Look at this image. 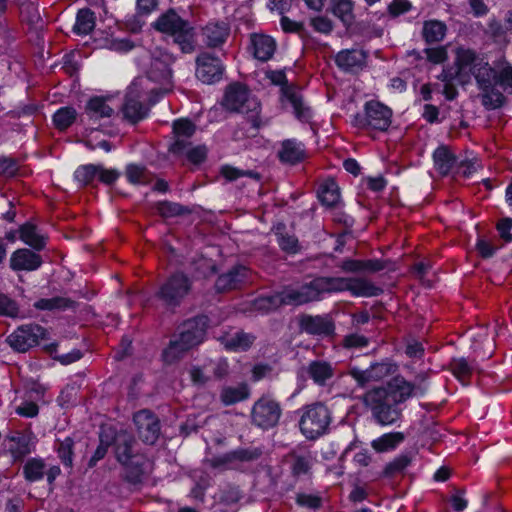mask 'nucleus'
<instances>
[{"label":"nucleus","instance_id":"obj_1","mask_svg":"<svg viewBox=\"0 0 512 512\" xmlns=\"http://www.w3.org/2000/svg\"><path fill=\"white\" fill-rule=\"evenodd\" d=\"M326 277H318L301 286H286L280 292L259 297L255 301L258 310L269 312L282 305L300 306L309 302L318 301L323 293H328Z\"/></svg>","mask_w":512,"mask_h":512},{"label":"nucleus","instance_id":"obj_2","mask_svg":"<svg viewBox=\"0 0 512 512\" xmlns=\"http://www.w3.org/2000/svg\"><path fill=\"white\" fill-rule=\"evenodd\" d=\"M153 27L173 38L182 52L191 53L195 49V32L188 21L182 19L173 9L162 14L153 23Z\"/></svg>","mask_w":512,"mask_h":512},{"label":"nucleus","instance_id":"obj_3","mask_svg":"<svg viewBox=\"0 0 512 512\" xmlns=\"http://www.w3.org/2000/svg\"><path fill=\"white\" fill-rule=\"evenodd\" d=\"M173 62L172 56L161 49L152 52L150 68L147 77L138 78L135 81H143V87L150 93L162 95L172 88V72L170 65Z\"/></svg>","mask_w":512,"mask_h":512},{"label":"nucleus","instance_id":"obj_4","mask_svg":"<svg viewBox=\"0 0 512 512\" xmlns=\"http://www.w3.org/2000/svg\"><path fill=\"white\" fill-rule=\"evenodd\" d=\"M134 445L133 437L126 432H121L115 437L116 459L124 466L127 479L136 483L144 473L147 460L143 454L135 450Z\"/></svg>","mask_w":512,"mask_h":512},{"label":"nucleus","instance_id":"obj_5","mask_svg":"<svg viewBox=\"0 0 512 512\" xmlns=\"http://www.w3.org/2000/svg\"><path fill=\"white\" fill-rule=\"evenodd\" d=\"M299 414L298 425L305 438L315 440L327 433L332 417L325 404L315 402L305 405L299 410Z\"/></svg>","mask_w":512,"mask_h":512},{"label":"nucleus","instance_id":"obj_6","mask_svg":"<svg viewBox=\"0 0 512 512\" xmlns=\"http://www.w3.org/2000/svg\"><path fill=\"white\" fill-rule=\"evenodd\" d=\"M362 401L371 410L376 422L382 426L393 425L401 416L400 409L390 399V394L384 387L367 391Z\"/></svg>","mask_w":512,"mask_h":512},{"label":"nucleus","instance_id":"obj_7","mask_svg":"<svg viewBox=\"0 0 512 512\" xmlns=\"http://www.w3.org/2000/svg\"><path fill=\"white\" fill-rule=\"evenodd\" d=\"M392 122V110L379 101H368L364 106V114H357L354 125L378 131H386Z\"/></svg>","mask_w":512,"mask_h":512},{"label":"nucleus","instance_id":"obj_8","mask_svg":"<svg viewBox=\"0 0 512 512\" xmlns=\"http://www.w3.org/2000/svg\"><path fill=\"white\" fill-rule=\"evenodd\" d=\"M192 281L184 273L172 274L160 286L156 297L167 307L179 306L183 299L190 293Z\"/></svg>","mask_w":512,"mask_h":512},{"label":"nucleus","instance_id":"obj_9","mask_svg":"<svg viewBox=\"0 0 512 512\" xmlns=\"http://www.w3.org/2000/svg\"><path fill=\"white\" fill-rule=\"evenodd\" d=\"M150 92L143 87V81H134L128 88L123 104V115L130 123H137L147 116L148 108L143 105L142 99Z\"/></svg>","mask_w":512,"mask_h":512},{"label":"nucleus","instance_id":"obj_10","mask_svg":"<svg viewBox=\"0 0 512 512\" xmlns=\"http://www.w3.org/2000/svg\"><path fill=\"white\" fill-rule=\"evenodd\" d=\"M281 407L269 396H262L253 405L251 411L252 423L262 429L274 427L281 416Z\"/></svg>","mask_w":512,"mask_h":512},{"label":"nucleus","instance_id":"obj_11","mask_svg":"<svg viewBox=\"0 0 512 512\" xmlns=\"http://www.w3.org/2000/svg\"><path fill=\"white\" fill-rule=\"evenodd\" d=\"M47 331L38 324H26L18 327L7 337L8 344L18 352H26L45 339Z\"/></svg>","mask_w":512,"mask_h":512},{"label":"nucleus","instance_id":"obj_12","mask_svg":"<svg viewBox=\"0 0 512 512\" xmlns=\"http://www.w3.org/2000/svg\"><path fill=\"white\" fill-rule=\"evenodd\" d=\"M328 293L349 291L354 296H376L379 289L365 278L326 277Z\"/></svg>","mask_w":512,"mask_h":512},{"label":"nucleus","instance_id":"obj_13","mask_svg":"<svg viewBox=\"0 0 512 512\" xmlns=\"http://www.w3.org/2000/svg\"><path fill=\"white\" fill-rule=\"evenodd\" d=\"M221 104L228 111L240 113H248L258 107L256 99L250 96L246 87L238 83L226 88Z\"/></svg>","mask_w":512,"mask_h":512},{"label":"nucleus","instance_id":"obj_14","mask_svg":"<svg viewBox=\"0 0 512 512\" xmlns=\"http://www.w3.org/2000/svg\"><path fill=\"white\" fill-rule=\"evenodd\" d=\"M396 371V366L390 362H380L372 364L366 370L353 367L349 371V375L358 383L359 386L364 387L372 382L382 381L391 376Z\"/></svg>","mask_w":512,"mask_h":512},{"label":"nucleus","instance_id":"obj_15","mask_svg":"<svg viewBox=\"0 0 512 512\" xmlns=\"http://www.w3.org/2000/svg\"><path fill=\"white\" fill-rule=\"evenodd\" d=\"M196 77L205 84H213L221 80L224 65L221 60L209 53H202L196 59Z\"/></svg>","mask_w":512,"mask_h":512},{"label":"nucleus","instance_id":"obj_16","mask_svg":"<svg viewBox=\"0 0 512 512\" xmlns=\"http://www.w3.org/2000/svg\"><path fill=\"white\" fill-rule=\"evenodd\" d=\"M281 103L286 109L290 107L300 121H308L312 117L311 108L304 101L301 91L293 86L282 87Z\"/></svg>","mask_w":512,"mask_h":512},{"label":"nucleus","instance_id":"obj_17","mask_svg":"<svg viewBox=\"0 0 512 512\" xmlns=\"http://www.w3.org/2000/svg\"><path fill=\"white\" fill-rule=\"evenodd\" d=\"M134 423L139 438L147 444H154L160 433L157 417L148 410H141L134 415Z\"/></svg>","mask_w":512,"mask_h":512},{"label":"nucleus","instance_id":"obj_18","mask_svg":"<svg viewBox=\"0 0 512 512\" xmlns=\"http://www.w3.org/2000/svg\"><path fill=\"white\" fill-rule=\"evenodd\" d=\"M207 318L205 316H198L185 321L181 327L180 333L177 336L186 347L190 349L203 342L206 334Z\"/></svg>","mask_w":512,"mask_h":512},{"label":"nucleus","instance_id":"obj_19","mask_svg":"<svg viewBox=\"0 0 512 512\" xmlns=\"http://www.w3.org/2000/svg\"><path fill=\"white\" fill-rule=\"evenodd\" d=\"M300 329L310 335L327 337L334 334L335 325L329 315H302Z\"/></svg>","mask_w":512,"mask_h":512},{"label":"nucleus","instance_id":"obj_20","mask_svg":"<svg viewBox=\"0 0 512 512\" xmlns=\"http://www.w3.org/2000/svg\"><path fill=\"white\" fill-rule=\"evenodd\" d=\"M367 57L368 54L363 49H344L336 54L335 63L345 72L356 73L365 67Z\"/></svg>","mask_w":512,"mask_h":512},{"label":"nucleus","instance_id":"obj_21","mask_svg":"<svg viewBox=\"0 0 512 512\" xmlns=\"http://www.w3.org/2000/svg\"><path fill=\"white\" fill-rule=\"evenodd\" d=\"M173 132L175 140L169 150L173 154H182L191 144L189 139L195 133V125L187 119L177 120L173 124Z\"/></svg>","mask_w":512,"mask_h":512},{"label":"nucleus","instance_id":"obj_22","mask_svg":"<svg viewBox=\"0 0 512 512\" xmlns=\"http://www.w3.org/2000/svg\"><path fill=\"white\" fill-rule=\"evenodd\" d=\"M250 50L254 58L266 62L274 55L276 42L271 36L255 33L250 37Z\"/></svg>","mask_w":512,"mask_h":512},{"label":"nucleus","instance_id":"obj_23","mask_svg":"<svg viewBox=\"0 0 512 512\" xmlns=\"http://www.w3.org/2000/svg\"><path fill=\"white\" fill-rule=\"evenodd\" d=\"M230 28L224 22H209L202 28L204 43L211 48L219 47L225 43L229 36Z\"/></svg>","mask_w":512,"mask_h":512},{"label":"nucleus","instance_id":"obj_24","mask_svg":"<svg viewBox=\"0 0 512 512\" xmlns=\"http://www.w3.org/2000/svg\"><path fill=\"white\" fill-rule=\"evenodd\" d=\"M41 257L29 249H18L14 251L10 258V267L12 270L32 271L40 267Z\"/></svg>","mask_w":512,"mask_h":512},{"label":"nucleus","instance_id":"obj_25","mask_svg":"<svg viewBox=\"0 0 512 512\" xmlns=\"http://www.w3.org/2000/svg\"><path fill=\"white\" fill-rule=\"evenodd\" d=\"M307 374L316 385L325 386L334 377L335 366L324 360H314L308 364Z\"/></svg>","mask_w":512,"mask_h":512},{"label":"nucleus","instance_id":"obj_26","mask_svg":"<svg viewBox=\"0 0 512 512\" xmlns=\"http://www.w3.org/2000/svg\"><path fill=\"white\" fill-rule=\"evenodd\" d=\"M385 389L390 394V399L393 400L394 404L406 401L412 395H416L417 391L420 390L402 377H395L388 383V387Z\"/></svg>","mask_w":512,"mask_h":512},{"label":"nucleus","instance_id":"obj_27","mask_svg":"<svg viewBox=\"0 0 512 512\" xmlns=\"http://www.w3.org/2000/svg\"><path fill=\"white\" fill-rule=\"evenodd\" d=\"M248 269L244 266H236L218 277L216 289L220 292L237 288L247 277Z\"/></svg>","mask_w":512,"mask_h":512},{"label":"nucleus","instance_id":"obj_28","mask_svg":"<svg viewBox=\"0 0 512 512\" xmlns=\"http://www.w3.org/2000/svg\"><path fill=\"white\" fill-rule=\"evenodd\" d=\"M482 61L483 59L479 58L474 51L460 47L456 50V74L459 77L462 75L469 76L476 69V65L482 63Z\"/></svg>","mask_w":512,"mask_h":512},{"label":"nucleus","instance_id":"obj_29","mask_svg":"<svg viewBox=\"0 0 512 512\" xmlns=\"http://www.w3.org/2000/svg\"><path fill=\"white\" fill-rule=\"evenodd\" d=\"M280 160L288 164H296L305 157L304 146L295 139H287L282 142L281 149L278 152Z\"/></svg>","mask_w":512,"mask_h":512},{"label":"nucleus","instance_id":"obj_30","mask_svg":"<svg viewBox=\"0 0 512 512\" xmlns=\"http://www.w3.org/2000/svg\"><path fill=\"white\" fill-rule=\"evenodd\" d=\"M113 112L114 109L108 105L107 100L98 96L91 98L85 107V114L92 121L110 118Z\"/></svg>","mask_w":512,"mask_h":512},{"label":"nucleus","instance_id":"obj_31","mask_svg":"<svg viewBox=\"0 0 512 512\" xmlns=\"http://www.w3.org/2000/svg\"><path fill=\"white\" fill-rule=\"evenodd\" d=\"M220 340L228 350L244 351L251 347L255 341V337L249 333L236 331L222 336Z\"/></svg>","mask_w":512,"mask_h":512},{"label":"nucleus","instance_id":"obj_32","mask_svg":"<svg viewBox=\"0 0 512 512\" xmlns=\"http://www.w3.org/2000/svg\"><path fill=\"white\" fill-rule=\"evenodd\" d=\"M318 198L322 204L332 207L340 201V190L332 178L325 179L318 188Z\"/></svg>","mask_w":512,"mask_h":512},{"label":"nucleus","instance_id":"obj_33","mask_svg":"<svg viewBox=\"0 0 512 512\" xmlns=\"http://www.w3.org/2000/svg\"><path fill=\"white\" fill-rule=\"evenodd\" d=\"M250 390L247 384L240 383L237 386H225L220 392L221 402L226 405H233L247 399Z\"/></svg>","mask_w":512,"mask_h":512},{"label":"nucleus","instance_id":"obj_34","mask_svg":"<svg viewBox=\"0 0 512 512\" xmlns=\"http://www.w3.org/2000/svg\"><path fill=\"white\" fill-rule=\"evenodd\" d=\"M433 160L435 168L442 175L448 174L457 165L455 156L446 146H440L434 151Z\"/></svg>","mask_w":512,"mask_h":512},{"label":"nucleus","instance_id":"obj_35","mask_svg":"<svg viewBox=\"0 0 512 512\" xmlns=\"http://www.w3.org/2000/svg\"><path fill=\"white\" fill-rule=\"evenodd\" d=\"M20 239L27 245L36 250H41L45 246V237L41 235L36 226L31 223H25L19 228Z\"/></svg>","mask_w":512,"mask_h":512},{"label":"nucleus","instance_id":"obj_36","mask_svg":"<svg viewBox=\"0 0 512 512\" xmlns=\"http://www.w3.org/2000/svg\"><path fill=\"white\" fill-rule=\"evenodd\" d=\"M403 440L404 435L401 432L386 433L373 440L371 446L376 452L383 453L394 450Z\"/></svg>","mask_w":512,"mask_h":512},{"label":"nucleus","instance_id":"obj_37","mask_svg":"<svg viewBox=\"0 0 512 512\" xmlns=\"http://www.w3.org/2000/svg\"><path fill=\"white\" fill-rule=\"evenodd\" d=\"M446 31L447 27L443 22L430 20L424 23L422 34L427 43H436L444 39Z\"/></svg>","mask_w":512,"mask_h":512},{"label":"nucleus","instance_id":"obj_38","mask_svg":"<svg viewBox=\"0 0 512 512\" xmlns=\"http://www.w3.org/2000/svg\"><path fill=\"white\" fill-rule=\"evenodd\" d=\"M186 346L187 345H184L179 338L176 337L172 339L168 347L164 349L162 353L164 362L166 364H173L179 361L190 350V348Z\"/></svg>","mask_w":512,"mask_h":512},{"label":"nucleus","instance_id":"obj_39","mask_svg":"<svg viewBox=\"0 0 512 512\" xmlns=\"http://www.w3.org/2000/svg\"><path fill=\"white\" fill-rule=\"evenodd\" d=\"M95 27L94 13L89 9H81L76 16V22L73 30L77 34L87 35Z\"/></svg>","mask_w":512,"mask_h":512},{"label":"nucleus","instance_id":"obj_40","mask_svg":"<svg viewBox=\"0 0 512 512\" xmlns=\"http://www.w3.org/2000/svg\"><path fill=\"white\" fill-rule=\"evenodd\" d=\"M471 74L475 77L480 89L496 84V72L487 62L482 61L476 65V69Z\"/></svg>","mask_w":512,"mask_h":512},{"label":"nucleus","instance_id":"obj_41","mask_svg":"<svg viewBox=\"0 0 512 512\" xmlns=\"http://www.w3.org/2000/svg\"><path fill=\"white\" fill-rule=\"evenodd\" d=\"M497 84L489 85V87H484L480 89L481 93V101L482 104L487 109H496L499 108L504 103L503 94L496 88Z\"/></svg>","mask_w":512,"mask_h":512},{"label":"nucleus","instance_id":"obj_42","mask_svg":"<svg viewBox=\"0 0 512 512\" xmlns=\"http://www.w3.org/2000/svg\"><path fill=\"white\" fill-rule=\"evenodd\" d=\"M74 301L65 297H53L49 299H39L34 303V307L39 310H64L73 307Z\"/></svg>","mask_w":512,"mask_h":512},{"label":"nucleus","instance_id":"obj_43","mask_svg":"<svg viewBox=\"0 0 512 512\" xmlns=\"http://www.w3.org/2000/svg\"><path fill=\"white\" fill-rule=\"evenodd\" d=\"M77 112L73 107H61L53 115V122L59 130H65L74 123Z\"/></svg>","mask_w":512,"mask_h":512},{"label":"nucleus","instance_id":"obj_44","mask_svg":"<svg viewBox=\"0 0 512 512\" xmlns=\"http://www.w3.org/2000/svg\"><path fill=\"white\" fill-rule=\"evenodd\" d=\"M451 371L453 375L464 385L469 381L474 367L467 362L465 358L453 359L450 363Z\"/></svg>","mask_w":512,"mask_h":512},{"label":"nucleus","instance_id":"obj_45","mask_svg":"<svg viewBox=\"0 0 512 512\" xmlns=\"http://www.w3.org/2000/svg\"><path fill=\"white\" fill-rule=\"evenodd\" d=\"M411 459L407 455H399L389 462L383 471L384 477H394L403 473V471L410 465Z\"/></svg>","mask_w":512,"mask_h":512},{"label":"nucleus","instance_id":"obj_46","mask_svg":"<svg viewBox=\"0 0 512 512\" xmlns=\"http://www.w3.org/2000/svg\"><path fill=\"white\" fill-rule=\"evenodd\" d=\"M332 10L335 16L340 18L345 24L351 23L353 19V5L350 0H331Z\"/></svg>","mask_w":512,"mask_h":512},{"label":"nucleus","instance_id":"obj_47","mask_svg":"<svg viewBox=\"0 0 512 512\" xmlns=\"http://www.w3.org/2000/svg\"><path fill=\"white\" fill-rule=\"evenodd\" d=\"M23 472L27 480L38 481L45 474V464L42 460L31 459L25 464Z\"/></svg>","mask_w":512,"mask_h":512},{"label":"nucleus","instance_id":"obj_48","mask_svg":"<svg viewBox=\"0 0 512 512\" xmlns=\"http://www.w3.org/2000/svg\"><path fill=\"white\" fill-rule=\"evenodd\" d=\"M98 170H99L98 165H93V164L83 165L76 169V171L74 173V177L79 182V184L88 185L95 178H97Z\"/></svg>","mask_w":512,"mask_h":512},{"label":"nucleus","instance_id":"obj_49","mask_svg":"<svg viewBox=\"0 0 512 512\" xmlns=\"http://www.w3.org/2000/svg\"><path fill=\"white\" fill-rule=\"evenodd\" d=\"M457 173L463 175L464 177H470L479 169L482 168V164L476 156L471 158L466 157L463 160L457 162L456 165Z\"/></svg>","mask_w":512,"mask_h":512},{"label":"nucleus","instance_id":"obj_50","mask_svg":"<svg viewBox=\"0 0 512 512\" xmlns=\"http://www.w3.org/2000/svg\"><path fill=\"white\" fill-rule=\"evenodd\" d=\"M208 463L211 467L219 469H231L237 466L234 451L213 457L208 460Z\"/></svg>","mask_w":512,"mask_h":512},{"label":"nucleus","instance_id":"obj_51","mask_svg":"<svg viewBox=\"0 0 512 512\" xmlns=\"http://www.w3.org/2000/svg\"><path fill=\"white\" fill-rule=\"evenodd\" d=\"M126 177L132 184H145L148 181L146 169L132 164L126 168Z\"/></svg>","mask_w":512,"mask_h":512},{"label":"nucleus","instance_id":"obj_52","mask_svg":"<svg viewBox=\"0 0 512 512\" xmlns=\"http://www.w3.org/2000/svg\"><path fill=\"white\" fill-rule=\"evenodd\" d=\"M72 448L73 440L70 437H67L63 441H61L57 448L59 458L61 459L62 463L67 467H71L73 463Z\"/></svg>","mask_w":512,"mask_h":512},{"label":"nucleus","instance_id":"obj_53","mask_svg":"<svg viewBox=\"0 0 512 512\" xmlns=\"http://www.w3.org/2000/svg\"><path fill=\"white\" fill-rule=\"evenodd\" d=\"M496 84L500 85L504 91L512 94V66H504L496 73Z\"/></svg>","mask_w":512,"mask_h":512},{"label":"nucleus","instance_id":"obj_54","mask_svg":"<svg viewBox=\"0 0 512 512\" xmlns=\"http://www.w3.org/2000/svg\"><path fill=\"white\" fill-rule=\"evenodd\" d=\"M424 53L427 60L433 64H441L448 59L447 49L444 46L427 48Z\"/></svg>","mask_w":512,"mask_h":512},{"label":"nucleus","instance_id":"obj_55","mask_svg":"<svg viewBox=\"0 0 512 512\" xmlns=\"http://www.w3.org/2000/svg\"><path fill=\"white\" fill-rule=\"evenodd\" d=\"M156 209L163 217H174L183 213V207L180 204L168 201L157 203Z\"/></svg>","mask_w":512,"mask_h":512},{"label":"nucleus","instance_id":"obj_56","mask_svg":"<svg viewBox=\"0 0 512 512\" xmlns=\"http://www.w3.org/2000/svg\"><path fill=\"white\" fill-rule=\"evenodd\" d=\"M296 502L303 507L318 509L321 506L322 500L317 495L299 493L296 497Z\"/></svg>","mask_w":512,"mask_h":512},{"label":"nucleus","instance_id":"obj_57","mask_svg":"<svg viewBox=\"0 0 512 512\" xmlns=\"http://www.w3.org/2000/svg\"><path fill=\"white\" fill-rule=\"evenodd\" d=\"M278 244L283 251L288 253H296L299 249L297 238L288 234H281L278 238Z\"/></svg>","mask_w":512,"mask_h":512},{"label":"nucleus","instance_id":"obj_58","mask_svg":"<svg viewBox=\"0 0 512 512\" xmlns=\"http://www.w3.org/2000/svg\"><path fill=\"white\" fill-rule=\"evenodd\" d=\"M18 313L16 303L5 295H0V315L15 317Z\"/></svg>","mask_w":512,"mask_h":512},{"label":"nucleus","instance_id":"obj_59","mask_svg":"<svg viewBox=\"0 0 512 512\" xmlns=\"http://www.w3.org/2000/svg\"><path fill=\"white\" fill-rule=\"evenodd\" d=\"M184 154L187 156L190 162L194 164H199L206 157V148L204 146H196L191 148L189 145L188 148L181 155Z\"/></svg>","mask_w":512,"mask_h":512},{"label":"nucleus","instance_id":"obj_60","mask_svg":"<svg viewBox=\"0 0 512 512\" xmlns=\"http://www.w3.org/2000/svg\"><path fill=\"white\" fill-rule=\"evenodd\" d=\"M236 462L252 461L260 457L261 450L258 448L238 449L234 451Z\"/></svg>","mask_w":512,"mask_h":512},{"label":"nucleus","instance_id":"obj_61","mask_svg":"<svg viewBox=\"0 0 512 512\" xmlns=\"http://www.w3.org/2000/svg\"><path fill=\"white\" fill-rule=\"evenodd\" d=\"M15 412L22 417L33 418L38 415L39 408L36 403L26 401L17 406Z\"/></svg>","mask_w":512,"mask_h":512},{"label":"nucleus","instance_id":"obj_62","mask_svg":"<svg viewBox=\"0 0 512 512\" xmlns=\"http://www.w3.org/2000/svg\"><path fill=\"white\" fill-rule=\"evenodd\" d=\"M343 345L346 348H362L368 345V339L363 335L350 334L344 338Z\"/></svg>","mask_w":512,"mask_h":512},{"label":"nucleus","instance_id":"obj_63","mask_svg":"<svg viewBox=\"0 0 512 512\" xmlns=\"http://www.w3.org/2000/svg\"><path fill=\"white\" fill-rule=\"evenodd\" d=\"M98 175L97 178L104 184L110 185L114 183L118 177L119 172L115 169H105L103 166L98 165Z\"/></svg>","mask_w":512,"mask_h":512},{"label":"nucleus","instance_id":"obj_64","mask_svg":"<svg viewBox=\"0 0 512 512\" xmlns=\"http://www.w3.org/2000/svg\"><path fill=\"white\" fill-rule=\"evenodd\" d=\"M511 229H512V219H509V218L501 220L497 225V230L499 231L501 238L505 242L512 241V234L510 233Z\"/></svg>","mask_w":512,"mask_h":512}]
</instances>
